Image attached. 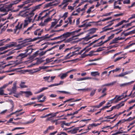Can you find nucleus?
Listing matches in <instances>:
<instances>
[{"mask_svg": "<svg viewBox=\"0 0 135 135\" xmlns=\"http://www.w3.org/2000/svg\"><path fill=\"white\" fill-rule=\"evenodd\" d=\"M111 106V105H110L109 106L106 105L104 106L101 109V110H103L105 109L106 108H109Z\"/></svg>", "mask_w": 135, "mask_h": 135, "instance_id": "60", "label": "nucleus"}, {"mask_svg": "<svg viewBox=\"0 0 135 135\" xmlns=\"http://www.w3.org/2000/svg\"><path fill=\"white\" fill-rule=\"evenodd\" d=\"M96 90L97 89H94L93 90L91 91L90 93V96L91 97L93 96L95 93V92Z\"/></svg>", "mask_w": 135, "mask_h": 135, "instance_id": "36", "label": "nucleus"}, {"mask_svg": "<svg viewBox=\"0 0 135 135\" xmlns=\"http://www.w3.org/2000/svg\"><path fill=\"white\" fill-rule=\"evenodd\" d=\"M85 126V124L80 127H76L74 128L73 129L68 131V133H70L71 134H75L79 130L80 128H82Z\"/></svg>", "mask_w": 135, "mask_h": 135, "instance_id": "6", "label": "nucleus"}, {"mask_svg": "<svg viewBox=\"0 0 135 135\" xmlns=\"http://www.w3.org/2000/svg\"><path fill=\"white\" fill-rule=\"evenodd\" d=\"M91 74L92 76H99L100 74L97 71L92 72H91Z\"/></svg>", "mask_w": 135, "mask_h": 135, "instance_id": "25", "label": "nucleus"}, {"mask_svg": "<svg viewBox=\"0 0 135 135\" xmlns=\"http://www.w3.org/2000/svg\"><path fill=\"white\" fill-rule=\"evenodd\" d=\"M114 35H115L114 34H112L108 37L107 40L108 41H109L110 40L113 38L114 37Z\"/></svg>", "mask_w": 135, "mask_h": 135, "instance_id": "54", "label": "nucleus"}, {"mask_svg": "<svg viewBox=\"0 0 135 135\" xmlns=\"http://www.w3.org/2000/svg\"><path fill=\"white\" fill-rule=\"evenodd\" d=\"M19 24L18 23V25L16 26V28L17 30L18 29H20L22 28V24H21L19 26Z\"/></svg>", "mask_w": 135, "mask_h": 135, "instance_id": "42", "label": "nucleus"}, {"mask_svg": "<svg viewBox=\"0 0 135 135\" xmlns=\"http://www.w3.org/2000/svg\"><path fill=\"white\" fill-rule=\"evenodd\" d=\"M44 3H43L42 4H39L38 5L34 7L33 9V11H35L36 9H39L40 8V6H41Z\"/></svg>", "mask_w": 135, "mask_h": 135, "instance_id": "32", "label": "nucleus"}, {"mask_svg": "<svg viewBox=\"0 0 135 135\" xmlns=\"http://www.w3.org/2000/svg\"><path fill=\"white\" fill-rule=\"evenodd\" d=\"M10 102L11 103V104L12 105V107H11V108L10 109V111L11 112H12V111L13 109H14V103L13 102V101L12 100H11V101H10Z\"/></svg>", "mask_w": 135, "mask_h": 135, "instance_id": "43", "label": "nucleus"}, {"mask_svg": "<svg viewBox=\"0 0 135 135\" xmlns=\"http://www.w3.org/2000/svg\"><path fill=\"white\" fill-rule=\"evenodd\" d=\"M134 82V81H132L130 82L123 84H122V86H125V85H130L132 83H133Z\"/></svg>", "mask_w": 135, "mask_h": 135, "instance_id": "40", "label": "nucleus"}, {"mask_svg": "<svg viewBox=\"0 0 135 135\" xmlns=\"http://www.w3.org/2000/svg\"><path fill=\"white\" fill-rule=\"evenodd\" d=\"M81 30V29H79L78 30H75L74 31L71 32V36H73V37H74V38L76 37H78L80 36L83 33H78V32Z\"/></svg>", "mask_w": 135, "mask_h": 135, "instance_id": "4", "label": "nucleus"}, {"mask_svg": "<svg viewBox=\"0 0 135 135\" xmlns=\"http://www.w3.org/2000/svg\"><path fill=\"white\" fill-rule=\"evenodd\" d=\"M124 22H125V20H122L120 22H119L114 27H117L122 25L123 23Z\"/></svg>", "mask_w": 135, "mask_h": 135, "instance_id": "29", "label": "nucleus"}, {"mask_svg": "<svg viewBox=\"0 0 135 135\" xmlns=\"http://www.w3.org/2000/svg\"><path fill=\"white\" fill-rule=\"evenodd\" d=\"M13 118H10L9 120L8 121V123H12L13 124H16V123L14 122H12L13 120Z\"/></svg>", "mask_w": 135, "mask_h": 135, "instance_id": "53", "label": "nucleus"}, {"mask_svg": "<svg viewBox=\"0 0 135 135\" xmlns=\"http://www.w3.org/2000/svg\"><path fill=\"white\" fill-rule=\"evenodd\" d=\"M124 58V59H125V57H118L117 58H116L114 60V62H116L117 61H118L122 59V58Z\"/></svg>", "mask_w": 135, "mask_h": 135, "instance_id": "48", "label": "nucleus"}, {"mask_svg": "<svg viewBox=\"0 0 135 135\" xmlns=\"http://www.w3.org/2000/svg\"><path fill=\"white\" fill-rule=\"evenodd\" d=\"M103 47H99L96 51H95V52H98L101 51L103 50Z\"/></svg>", "mask_w": 135, "mask_h": 135, "instance_id": "50", "label": "nucleus"}, {"mask_svg": "<svg viewBox=\"0 0 135 135\" xmlns=\"http://www.w3.org/2000/svg\"><path fill=\"white\" fill-rule=\"evenodd\" d=\"M103 42L102 41H101L100 42L98 43L97 45H94L93 46V47H99L100 46H101V45L100 44L102 43Z\"/></svg>", "mask_w": 135, "mask_h": 135, "instance_id": "57", "label": "nucleus"}, {"mask_svg": "<svg viewBox=\"0 0 135 135\" xmlns=\"http://www.w3.org/2000/svg\"><path fill=\"white\" fill-rule=\"evenodd\" d=\"M123 98H121V96H119L117 98L114 103H117L118 101H120Z\"/></svg>", "mask_w": 135, "mask_h": 135, "instance_id": "34", "label": "nucleus"}, {"mask_svg": "<svg viewBox=\"0 0 135 135\" xmlns=\"http://www.w3.org/2000/svg\"><path fill=\"white\" fill-rule=\"evenodd\" d=\"M95 52V51H90L89 53L88 54H87L86 56H89L90 57H91L92 56L95 55V54H93Z\"/></svg>", "mask_w": 135, "mask_h": 135, "instance_id": "35", "label": "nucleus"}, {"mask_svg": "<svg viewBox=\"0 0 135 135\" xmlns=\"http://www.w3.org/2000/svg\"><path fill=\"white\" fill-rule=\"evenodd\" d=\"M45 44H47L48 45H54L55 44V42H52V43H51V42H47L46 43H44L42 44L41 45H44Z\"/></svg>", "mask_w": 135, "mask_h": 135, "instance_id": "46", "label": "nucleus"}, {"mask_svg": "<svg viewBox=\"0 0 135 135\" xmlns=\"http://www.w3.org/2000/svg\"><path fill=\"white\" fill-rule=\"evenodd\" d=\"M44 94H41L38 96H37V99L38 100H40L41 98L43 97L44 96Z\"/></svg>", "mask_w": 135, "mask_h": 135, "instance_id": "61", "label": "nucleus"}, {"mask_svg": "<svg viewBox=\"0 0 135 135\" xmlns=\"http://www.w3.org/2000/svg\"><path fill=\"white\" fill-rule=\"evenodd\" d=\"M26 44H25L24 43H22L21 44H18L17 46V47L19 49H21L23 47H24L25 46H26Z\"/></svg>", "mask_w": 135, "mask_h": 135, "instance_id": "33", "label": "nucleus"}, {"mask_svg": "<svg viewBox=\"0 0 135 135\" xmlns=\"http://www.w3.org/2000/svg\"><path fill=\"white\" fill-rule=\"evenodd\" d=\"M25 83H26L25 82L21 81V83L20 85V87L21 88H27V86L24 85V84H25Z\"/></svg>", "mask_w": 135, "mask_h": 135, "instance_id": "26", "label": "nucleus"}, {"mask_svg": "<svg viewBox=\"0 0 135 135\" xmlns=\"http://www.w3.org/2000/svg\"><path fill=\"white\" fill-rule=\"evenodd\" d=\"M33 9L31 11H30L29 10H27L25 13V15L26 16H28L27 17H30L31 18L35 15V13L34 12V11H33Z\"/></svg>", "mask_w": 135, "mask_h": 135, "instance_id": "5", "label": "nucleus"}, {"mask_svg": "<svg viewBox=\"0 0 135 135\" xmlns=\"http://www.w3.org/2000/svg\"><path fill=\"white\" fill-rule=\"evenodd\" d=\"M73 1L72 0H63L62 3V5L65 4L63 7L62 8L64 9L66 7L68 3H67L68 2H71Z\"/></svg>", "mask_w": 135, "mask_h": 135, "instance_id": "12", "label": "nucleus"}, {"mask_svg": "<svg viewBox=\"0 0 135 135\" xmlns=\"http://www.w3.org/2000/svg\"><path fill=\"white\" fill-rule=\"evenodd\" d=\"M10 40L9 38H7L6 40L3 39L0 40V46H2L4 45V43L7 42Z\"/></svg>", "mask_w": 135, "mask_h": 135, "instance_id": "17", "label": "nucleus"}, {"mask_svg": "<svg viewBox=\"0 0 135 135\" xmlns=\"http://www.w3.org/2000/svg\"><path fill=\"white\" fill-rule=\"evenodd\" d=\"M92 89V88H87L83 89H79L77 90L78 91H90Z\"/></svg>", "mask_w": 135, "mask_h": 135, "instance_id": "31", "label": "nucleus"}, {"mask_svg": "<svg viewBox=\"0 0 135 135\" xmlns=\"http://www.w3.org/2000/svg\"><path fill=\"white\" fill-rule=\"evenodd\" d=\"M18 1H16L12 2V3H10L9 4L6 5V6L10 10V11H11V8L12 7L13 5L17 4L18 3Z\"/></svg>", "mask_w": 135, "mask_h": 135, "instance_id": "9", "label": "nucleus"}, {"mask_svg": "<svg viewBox=\"0 0 135 135\" xmlns=\"http://www.w3.org/2000/svg\"><path fill=\"white\" fill-rule=\"evenodd\" d=\"M16 43L14 42H10L9 44L6 45L4 47L0 48V51H2L7 49L8 47H11L16 45Z\"/></svg>", "mask_w": 135, "mask_h": 135, "instance_id": "3", "label": "nucleus"}, {"mask_svg": "<svg viewBox=\"0 0 135 135\" xmlns=\"http://www.w3.org/2000/svg\"><path fill=\"white\" fill-rule=\"evenodd\" d=\"M78 121H77L75 122H71L70 123H65V121H62L61 122V123L62 124H64L65 125L67 126H69L70 124L72 123H76Z\"/></svg>", "mask_w": 135, "mask_h": 135, "instance_id": "23", "label": "nucleus"}, {"mask_svg": "<svg viewBox=\"0 0 135 135\" xmlns=\"http://www.w3.org/2000/svg\"><path fill=\"white\" fill-rule=\"evenodd\" d=\"M54 5L52 4V3H50L46 4L45 7H48L50 6H51Z\"/></svg>", "mask_w": 135, "mask_h": 135, "instance_id": "55", "label": "nucleus"}, {"mask_svg": "<svg viewBox=\"0 0 135 135\" xmlns=\"http://www.w3.org/2000/svg\"><path fill=\"white\" fill-rule=\"evenodd\" d=\"M91 22H89L87 23H85L83 24L84 27H85L84 29L90 26H91L90 23Z\"/></svg>", "mask_w": 135, "mask_h": 135, "instance_id": "27", "label": "nucleus"}, {"mask_svg": "<svg viewBox=\"0 0 135 135\" xmlns=\"http://www.w3.org/2000/svg\"><path fill=\"white\" fill-rule=\"evenodd\" d=\"M25 128L24 127H16L15 128H14L13 129H12L11 131H14L15 130L18 129H24Z\"/></svg>", "mask_w": 135, "mask_h": 135, "instance_id": "58", "label": "nucleus"}, {"mask_svg": "<svg viewBox=\"0 0 135 135\" xmlns=\"http://www.w3.org/2000/svg\"><path fill=\"white\" fill-rule=\"evenodd\" d=\"M25 93L26 95H28V96H26L27 97H28L29 95H32V92L30 91H27L25 92Z\"/></svg>", "mask_w": 135, "mask_h": 135, "instance_id": "41", "label": "nucleus"}, {"mask_svg": "<svg viewBox=\"0 0 135 135\" xmlns=\"http://www.w3.org/2000/svg\"><path fill=\"white\" fill-rule=\"evenodd\" d=\"M100 124L97 123L96 124L95 123H94L91 124V127H96L98 125H99Z\"/></svg>", "mask_w": 135, "mask_h": 135, "instance_id": "59", "label": "nucleus"}, {"mask_svg": "<svg viewBox=\"0 0 135 135\" xmlns=\"http://www.w3.org/2000/svg\"><path fill=\"white\" fill-rule=\"evenodd\" d=\"M71 36V32H66L62 35L63 38H67Z\"/></svg>", "mask_w": 135, "mask_h": 135, "instance_id": "16", "label": "nucleus"}, {"mask_svg": "<svg viewBox=\"0 0 135 135\" xmlns=\"http://www.w3.org/2000/svg\"><path fill=\"white\" fill-rule=\"evenodd\" d=\"M135 90V84L133 86V88L131 92L130 93L129 95H128V96H130L132 94L133 91Z\"/></svg>", "mask_w": 135, "mask_h": 135, "instance_id": "64", "label": "nucleus"}, {"mask_svg": "<svg viewBox=\"0 0 135 135\" xmlns=\"http://www.w3.org/2000/svg\"><path fill=\"white\" fill-rule=\"evenodd\" d=\"M34 50L33 49H32L31 47V46H30L28 47L25 50L26 52V53L28 52V53L27 54L28 55L30 54Z\"/></svg>", "mask_w": 135, "mask_h": 135, "instance_id": "11", "label": "nucleus"}, {"mask_svg": "<svg viewBox=\"0 0 135 135\" xmlns=\"http://www.w3.org/2000/svg\"><path fill=\"white\" fill-rule=\"evenodd\" d=\"M112 12H109V13H106L104 14H103L101 16V17L107 16H110L111 15V14L112 13Z\"/></svg>", "mask_w": 135, "mask_h": 135, "instance_id": "45", "label": "nucleus"}, {"mask_svg": "<svg viewBox=\"0 0 135 135\" xmlns=\"http://www.w3.org/2000/svg\"><path fill=\"white\" fill-rule=\"evenodd\" d=\"M48 88V87H43L39 89V90L37 92H36L35 93V94H38L39 93L47 89Z\"/></svg>", "mask_w": 135, "mask_h": 135, "instance_id": "22", "label": "nucleus"}, {"mask_svg": "<svg viewBox=\"0 0 135 135\" xmlns=\"http://www.w3.org/2000/svg\"><path fill=\"white\" fill-rule=\"evenodd\" d=\"M118 37L115 38L113 39L112 42L109 44L110 45L113 44H115L117 42V41L118 40Z\"/></svg>", "mask_w": 135, "mask_h": 135, "instance_id": "30", "label": "nucleus"}, {"mask_svg": "<svg viewBox=\"0 0 135 135\" xmlns=\"http://www.w3.org/2000/svg\"><path fill=\"white\" fill-rule=\"evenodd\" d=\"M107 27L106 26L104 28H103V31L100 32V33H102L108 30H109L108 28H106V27Z\"/></svg>", "mask_w": 135, "mask_h": 135, "instance_id": "51", "label": "nucleus"}, {"mask_svg": "<svg viewBox=\"0 0 135 135\" xmlns=\"http://www.w3.org/2000/svg\"><path fill=\"white\" fill-rule=\"evenodd\" d=\"M126 100H125L124 101H122L121 103L117 104L115 106H113L111 107L112 110H113L114 109L117 108V109H119L121 107L123 106L124 105V103Z\"/></svg>", "mask_w": 135, "mask_h": 135, "instance_id": "7", "label": "nucleus"}, {"mask_svg": "<svg viewBox=\"0 0 135 135\" xmlns=\"http://www.w3.org/2000/svg\"><path fill=\"white\" fill-rule=\"evenodd\" d=\"M135 22V20H133L130 23H128L126 25H125V26L126 27H127L128 26H130L132 25V23Z\"/></svg>", "mask_w": 135, "mask_h": 135, "instance_id": "47", "label": "nucleus"}, {"mask_svg": "<svg viewBox=\"0 0 135 135\" xmlns=\"http://www.w3.org/2000/svg\"><path fill=\"white\" fill-rule=\"evenodd\" d=\"M76 38H74V37H72L66 40V42H69L72 41L73 40H75Z\"/></svg>", "mask_w": 135, "mask_h": 135, "instance_id": "39", "label": "nucleus"}, {"mask_svg": "<svg viewBox=\"0 0 135 135\" xmlns=\"http://www.w3.org/2000/svg\"><path fill=\"white\" fill-rule=\"evenodd\" d=\"M48 67L47 66H40L38 68L36 69V70L35 72H36L40 71L41 69H46Z\"/></svg>", "mask_w": 135, "mask_h": 135, "instance_id": "21", "label": "nucleus"}, {"mask_svg": "<svg viewBox=\"0 0 135 135\" xmlns=\"http://www.w3.org/2000/svg\"><path fill=\"white\" fill-rule=\"evenodd\" d=\"M96 29L95 28H92V29H90L89 30V31H90V32H89L88 34H90H90L93 33L95 32L96 31Z\"/></svg>", "mask_w": 135, "mask_h": 135, "instance_id": "37", "label": "nucleus"}, {"mask_svg": "<svg viewBox=\"0 0 135 135\" xmlns=\"http://www.w3.org/2000/svg\"><path fill=\"white\" fill-rule=\"evenodd\" d=\"M81 99H79L75 100L74 99V98H70L64 101L63 102V104H64L66 102L69 101H70L71 102H76L77 101H79L81 100Z\"/></svg>", "mask_w": 135, "mask_h": 135, "instance_id": "14", "label": "nucleus"}, {"mask_svg": "<svg viewBox=\"0 0 135 135\" xmlns=\"http://www.w3.org/2000/svg\"><path fill=\"white\" fill-rule=\"evenodd\" d=\"M58 46V45L55 46L54 47H53L52 48L48 49V50L45 51H42L39 53V50H38L35 52V53L32 55L30 56V57L29 58V59L31 60L35 58V57L37 56L38 55H39L40 56H43L44 55L47 51L51 50L53 49L56 47H57Z\"/></svg>", "mask_w": 135, "mask_h": 135, "instance_id": "1", "label": "nucleus"}, {"mask_svg": "<svg viewBox=\"0 0 135 135\" xmlns=\"http://www.w3.org/2000/svg\"><path fill=\"white\" fill-rule=\"evenodd\" d=\"M92 128V127H91V124H89V125H88V129H86V130H85L86 131V132H84L83 133H81L80 134H77L76 135H81L83 134L84 133H86L88 132L89 130H90L91 129V128Z\"/></svg>", "mask_w": 135, "mask_h": 135, "instance_id": "19", "label": "nucleus"}, {"mask_svg": "<svg viewBox=\"0 0 135 135\" xmlns=\"http://www.w3.org/2000/svg\"><path fill=\"white\" fill-rule=\"evenodd\" d=\"M46 38L47 37H46V36H44L41 37H38L33 39L31 38H26L25 39L24 41L25 42H28L33 41L39 39H41L38 41L36 42L37 43H38L42 40L46 39Z\"/></svg>", "mask_w": 135, "mask_h": 135, "instance_id": "2", "label": "nucleus"}, {"mask_svg": "<svg viewBox=\"0 0 135 135\" xmlns=\"http://www.w3.org/2000/svg\"><path fill=\"white\" fill-rule=\"evenodd\" d=\"M32 20V19L30 17H27L24 21L25 23L24 25V27H25L27 26L29 23L31 22Z\"/></svg>", "mask_w": 135, "mask_h": 135, "instance_id": "10", "label": "nucleus"}, {"mask_svg": "<svg viewBox=\"0 0 135 135\" xmlns=\"http://www.w3.org/2000/svg\"><path fill=\"white\" fill-rule=\"evenodd\" d=\"M72 71V70H71L67 72L66 73L62 74L60 76L61 79H62L65 78L68 76V74Z\"/></svg>", "mask_w": 135, "mask_h": 135, "instance_id": "18", "label": "nucleus"}, {"mask_svg": "<svg viewBox=\"0 0 135 135\" xmlns=\"http://www.w3.org/2000/svg\"><path fill=\"white\" fill-rule=\"evenodd\" d=\"M116 82H117V81H113V82L111 83H109L105 84L102 85L101 86V87L102 88L104 86H112L113 85H114L116 83Z\"/></svg>", "mask_w": 135, "mask_h": 135, "instance_id": "20", "label": "nucleus"}, {"mask_svg": "<svg viewBox=\"0 0 135 135\" xmlns=\"http://www.w3.org/2000/svg\"><path fill=\"white\" fill-rule=\"evenodd\" d=\"M57 23V22H52L51 27H53L56 25Z\"/></svg>", "mask_w": 135, "mask_h": 135, "instance_id": "62", "label": "nucleus"}, {"mask_svg": "<svg viewBox=\"0 0 135 135\" xmlns=\"http://www.w3.org/2000/svg\"><path fill=\"white\" fill-rule=\"evenodd\" d=\"M71 54V52L68 54L66 56H65V59L66 60L69 59L70 58V55Z\"/></svg>", "mask_w": 135, "mask_h": 135, "instance_id": "52", "label": "nucleus"}, {"mask_svg": "<svg viewBox=\"0 0 135 135\" xmlns=\"http://www.w3.org/2000/svg\"><path fill=\"white\" fill-rule=\"evenodd\" d=\"M17 83L16 81L13 84V86L12 88L10 90V91L11 93H15L16 89V85Z\"/></svg>", "mask_w": 135, "mask_h": 135, "instance_id": "8", "label": "nucleus"}, {"mask_svg": "<svg viewBox=\"0 0 135 135\" xmlns=\"http://www.w3.org/2000/svg\"><path fill=\"white\" fill-rule=\"evenodd\" d=\"M133 71V70H129L128 71H126L125 72H124V73L125 75H126L130 74L132 73Z\"/></svg>", "mask_w": 135, "mask_h": 135, "instance_id": "44", "label": "nucleus"}, {"mask_svg": "<svg viewBox=\"0 0 135 135\" xmlns=\"http://www.w3.org/2000/svg\"><path fill=\"white\" fill-rule=\"evenodd\" d=\"M90 36V34H87L86 35V36L85 37L83 38V39L84 40V41H88L89 40L91 39V38H90V37H89Z\"/></svg>", "mask_w": 135, "mask_h": 135, "instance_id": "24", "label": "nucleus"}, {"mask_svg": "<svg viewBox=\"0 0 135 135\" xmlns=\"http://www.w3.org/2000/svg\"><path fill=\"white\" fill-rule=\"evenodd\" d=\"M130 2V0H124L123 1V3L124 4H129Z\"/></svg>", "mask_w": 135, "mask_h": 135, "instance_id": "63", "label": "nucleus"}, {"mask_svg": "<svg viewBox=\"0 0 135 135\" xmlns=\"http://www.w3.org/2000/svg\"><path fill=\"white\" fill-rule=\"evenodd\" d=\"M1 11L5 12H7L10 11V10L8 9L6 6L4 8L1 9Z\"/></svg>", "mask_w": 135, "mask_h": 135, "instance_id": "28", "label": "nucleus"}, {"mask_svg": "<svg viewBox=\"0 0 135 135\" xmlns=\"http://www.w3.org/2000/svg\"><path fill=\"white\" fill-rule=\"evenodd\" d=\"M27 54L26 52L23 54L22 53L19 54L17 56V57L18 58H20L22 59L23 58H24L27 57Z\"/></svg>", "mask_w": 135, "mask_h": 135, "instance_id": "15", "label": "nucleus"}, {"mask_svg": "<svg viewBox=\"0 0 135 135\" xmlns=\"http://www.w3.org/2000/svg\"><path fill=\"white\" fill-rule=\"evenodd\" d=\"M7 56H6V57L4 56H3V57H5V59L7 60L8 61L9 60L11 59H12L13 58V56H10L9 57H7Z\"/></svg>", "mask_w": 135, "mask_h": 135, "instance_id": "38", "label": "nucleus"}, {"mask_svg": "<svg viewBox=\"0 0 135 135\" xmlns=\"http://www.w3.org/2000/svg\"><path fill=\"white\" fill-rule=\"evenodd\" d=\"M54 5L52 4V3H50L46 4L45 7H48L50 6H51Z\"/></svg>", "mask_w": 135, "mask_h": 135, "instance_id": "56", "label": "nucleus"}, {"mask_svg": "<svg viewBox=\"0 0 135 135\" xmlns=\"http://www.w3.org/2000/svg\"><path fill=\"white\" fill-rule=\"evenodd\" d=\"M36 25V24L35 23L33 24L31 26L28 28L27 30L24 32L23 34H26V33L27 34H29L30 33L31 30L33 27L34 25Z\"/></svg>", "mask_w": 135, "mask_h": 135, "instance_id": "13", "label": "nucleus"}, {"mask_svg": "<svg viewBox=\"0 0 135 135\" xmlns=\"http://www.w3.org/2000/svg\"><path fill=\"white\" fill-rule=\"evenodd\" d=\"M50 77V76H45L43 78V79H44L45 81H47L48 82V81H50V80H49V79Z\"/></svg>", "mask_w": 135, "mask_h": 135, "instance_id": "49", "label": "nucleus"}]
</instances>
